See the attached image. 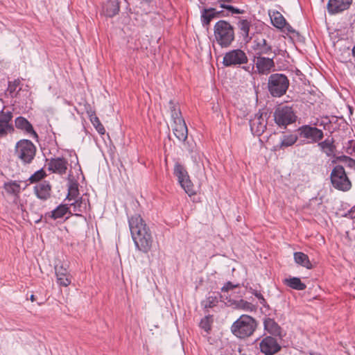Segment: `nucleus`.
Returning <instances> with one entry per match:
<instances>
[{
  "label": "nucleus",
  "instance_id": "1",
  "mask_svg": "<svg viewBox=\"0 0 355 355\" xmlns=\"http://www.w3.org/2000/svg\"><path fill=\"white\" fill-rule=\"evenodd\" d=\"M128 223L136 248L144 253H148L153 242L149 227L139 214L130 216L128 218Z\"/></svg>",
  "mask_w": 355,
  "mask_h": 355
},
{
  "label": "nucleus",
  "instance_id": "2",
  "mask_svg": "<svg viewBox=\"0 0 355 355\" xmlns=\"http://www.w3.org/2000/svg\"><path fill=\"white\" fill-rule=\"evenodd\" d=\"M214 35L216 42L220 46L227 48L234 40V30L229 22L220 20L214 25Z\"/></svg>",
  "mask_w": 355,
  "mask_h": 355
},
{
  "label": "nucleus",
  "instance_id": "3",
  "mask_svg": "<svg viewBox=\"0 0 355 355\" xmlns=\"http://www.w3.org/2000/svg\"><path fill=\"white\" fill-rule=\"evenodd\" d=\"M257 328V322L248 315H241L232 325V333L239 338H245L252 335Z\"/></svg>",
  "mask_w": 355,
  "mask_h": 355
},
{
  "label": "nucleus",
  "instance_id": "4",
  "mask_svg": "<svg viewBox=\"0 0 355 355\" xmlns=\"http://www.w3.org/2000/svg\"><path fill=\"white\" fill-rule=\"evenodd\" d=\"M36 151V146L31 141L21 139L15 144L14 155L22 164H30L35 157Z\"/></svg>",
  "mask_w": 355,
  "mask_h": 355
},
{
  "label": "nucleus",
  "instance_id": "5",
  "mask_svg": "<svg viewBox=\"0 0 355 355\" xmlns=\"http://www.w3.org/2000/svg\"><path fill=\"white\" fill-rule=\"evenodd\" d=\"M288 86L289 80L284 74L273 73L268 78V91L274 97H280L285 94Z\"/></svg>",
  "mask_w": 355,
  "mask_h": 355
},
{
  "label": "nucleus",
  "instance_id": "6",
  "mask_svg": "<svg viewBox=\"0 0 355 355\" xmlns=\"http://www.w3.org/2000/svg\"><path fill=\"white\" fill-rule=\"evenodd\" d=\"M330 179L333 187L338 190L347 191L352 187V182L343 166L337 165L334 167L330 175Z\"/></svg>",
  "mask_w": 355,
  "mask_h": 355
},
{
  "label": "nucleus",
  "instance_id": "7",
  "mask_svg": "<svg viewBox=\"0 0 355 355\" xmlns=\"http://www.w3.org/2000/svg\"><path fill=\"white\" fill-rule=\"evenodd\" d=\"M174 174L178 178V182L182 188L189 196H192L196 193L189 174L185 168L178 162H176L174 166Z\"/></svg>",
  "mask_w": 355,
  "mask_h": 355
},
{
  "label": "nucleus",
  "instance_id": "8",
  "mask_svg": "<svg viewBox=\"0 0 355 355\" xmlns=\"http://www.w3.org/2000/svg\"><path fill=\"white\" fill-rule=\"evenodd\" d=\"M248 58L246 53L241 49H234L227 52L223 60L225 67L238 66L246 64Z\"/></svg>",
  "mask_w": 355,
  "mask_h": 355
},
{
  "label": "nucleus",
  "instance_id": "9",
  "mask_svg": "<svg viewBox=\"0 0 355 355\" xmlns=\"http://www.w3.org/2000/svg\"><path fill=\"white\" fill-rule=\"evenodd\" d=\"M252 49L254 53V57L271 55L275 58L277 55L275 50H273L271 44L263 37H257L253 41Z\"/></svg>",
  "mask_w": 355,
  "mask_h": 355
},
{
  "label": "nucleus",
  "instance_id": "10",
  "mask_svg": "<svg viewBox=\"0 0 355 355\" xmlns=\"http://www.w3.org/2000/svg\"><path fill=\"white\" fill-rule=\"evenodd\" d=\"M274 116L275 122L279 125H287L295 121V115L292 108L288 106L277 108Z\"/></svg>",
  "mask_w": 355,
  "mask_h": 355
},
{
  "label": "nucleus",
  "instance_id": "11",
  "mask_svg": "<svg viewBox=\"0 0 355 355\" xmlns=\"http://www.w3.org/2000/svg\"><path fill=\"white\" fill-rule=\"evenodd\" d=\"M273 56L254 57L255 67L259 74L267 75L275 68Z\"/></svg>",
  "mask_w": 355,
  "mask_h": 355
},
{
  "label": "nucleus",
  "instance_id": "12",
  "mask_svg": "<svg viewBox=\"0 0 355 355\" xmlns=\"http://www.w3.org/2000/svg\"><path fill=\"white\" fill-rule=\"evenodd\" d=\"M259 349L264 355H273L281 349L276 338L272 336L263 338L259 343Z\"/></svg>",
  "mask_w": 355,
  "mask_h": 355
},
{
  "label": "nucleus",
  "instance_id": "13",
  "mask_svg": "<svg viewBox=\"0 0 355 355\" xmlns=\"http://www.w3.org/2000/svg\"><path fill=\"white\" fill-rule=\"evenodd\" d=\"M266 115V113L263 115V113H260V112H259L252 119H250V129L254 135L259 136L266 130L267 125Z\"/></svg>",
  "mask_w": 355,
  "mask_h": 355
},
{
  "label": "nucleus",
  "instance_id": "14",
  "mask_svg": "<svg viewBox=\"0 0 355 355\" xmlns=\"http://www.w3.org/2000/svg\"><path fill=\"white\" fill-rule=\"evenodd\" d=\"M56 281L58 285L67 287L71 282V275L68 270V266L57 264L54 267Z\"/></svg>",
  "mask_w": 355,
  "mask_h": 355
},
{
  "label": "nucleus",
  "instance_id": "15",
  "mask_svg": "<svg viewBox=\"0 0 355 355\" xmlns=\"http://www.w3.org/2000/svg\"><path fill=\"white\" fill-rule=\"evenodd\" d=\"M269 15L272 24L278 29L286 31L288 33H294L292 26L287 23L284 17L278 11L269 10Z\"/></svg>",
  "mask_w": 355,
  "mask_h": 355
},
{
  "label": "nucleus",
  "instance_id": "16",
  "mask_svg": "<svg viewBox=\"0 0 355 355\" xmlns=\"http://www.w3.org/2000/svg\"><path fill=\"white\" fill-rule=\"evenodd\" d=\"M12 119V113L11 112H2L0 114V139L13 132L14 128L11 123Z\"/></svg>",
  "mask_w": 355,
  "mask_h": 355
},
{
  "label": "nucleus",
  "instance_id": "17",
  "mask_svg": "<svg viewBox=\"0 0 355 355\" xmlns=\"http://www.w3.org/2000/svg\"><path fill=\"white\" fill-rule=\"evenodd\" d=\"M300 131L301 135L306 139H311L312 143L319 141L324 137L322 130L315 127L304 125L301 128Z\"/></svg>",
  "mask_w": 355,
  "mask_h": 355
},
{
  "label": "nucleus",
  "instance_id": "18",
  "mask_svg": "<svg viewBox=\"0 0 355 355\" xmlns=\"http://www.w3.org/2000/svg\"><path fill=\"white\" fill-rule=\"evenodd\" d=\"M68 162L63 157L51 159L48 164V169L53 173L63 175L66 173Z\"/></svg>",
  "mask_w": 355,
  "mask_h": 355
},
{
  "label": "nucleus",
  "instance_id": "19",
  "mask_svg": "<svg viewBox=\"0 0 355 355\" xmlns=\"http://www.w3.org/2000/svg\"><path fill=\"white\" fill-rule=\"evenodd\" d=\"M352 0H329L327 4L328 11L331 14H336L348 9Z\"/></svg>",
  "mask_w": 355,
  "mask_h": 355
},
{
  "label": "nucleus",
  "instance_id": "20",
  "mask_svg": "<svg viewBox=\"0 0 355 355\" xmlns=\"http://www.w3.org/2000/svg\"><path fill=\"white\" fill-rule=\"evenodd\" d=\"M51 186L47 181H42L34 187V192L36 196L42 200H46L51 196Z\"/></svg>",
  "mask_w": 355,
  "mask_h": 355
},
{
  "label": "nucleus",
  "instance_id": "21",
  "mask_svg": "<svg viewBox=\"0 0 355 355\" xmlns=\"http://www.w3.org/2000/svg\"><path fill=\"white\" fill-rule=\"evenodd\" d=\"M173 132L176 138L184 142L188 137V129L184 121H178L177 123L172 124Z\"/></svg>",
  "mask_w": 355,
  "mask_h": 355
},
{
  "label": "nucleus",
  "instance_id": "22",
  "mask_svg": "<svg viewBox=\"0 0 355 355\" xmlns=\"http://www.w3.org/2000/svg\"><path fill=\"white\" fill-rule=\"evenodd\" d=\"M15 125L17 129L21 130L27 134L37 137L31 123L24 117L18 116L15 120Z\"/></svg>",
  "mask_w": 355,
  "mask_h": 355
},
{
  "label": "nucleus",
  "instance_id": "23",
  "mask_svg": "<svg viewBox=\"0 0 355 355\" xmlns=\"http://www.w3.org/2000/svg\"><path fill=\"white\" fill-rule=\"evenodd\" d=\"M71 212L68 204L60 205L57 207L54 210L46 213V217H49L54 220L62 218L67 213Z\"/></svg>",
  "mask_w": 355,
  "mask_h": 355
},
{
  "label": "nucleus",
  "instance_id": "24",
  "mask_svg": "<svg viewBox=\"0 0 355 355\" xmlns=\"http://www.w3.org/2000/svg\"><path fill=\"white\" fill-rule=\"evenodd\" d=\"M334 143V140L333 138H327L324 141L319 142L318 146L322 152H324L328 157H330L336 150V146Z\"/></svg>",
  "mask_w": 355,
  "mask_h": 355
},
{
  "label": "nucleus",
  "instance_id": "25",
  "mask_svg": "<svg viewBox=\"0 0 355 355\" xmlns=\"http://www.w3.org/2000/svg\"><path fill=\"white\" fill-rule=\"evenodd\" d=\"M3 189L9 195L18 196L21 192V186L19 182L10 180L3 184Z\"/></svg>",
  "mask_w": 355,
  "mask_h": 355
},
{
  "label": "nucleus",
  "instance_id": "26",
  "mask_svg": "<svg viewBox=\"0 0 355 355\" xmlns=\"http://www.w3.org/2000/svg\"><path fill=\"white\" fill-rule=\"evenodd\" d=\"M68 205L70 207L69 209H72L75 215L80 216V213H83L86 209L87 202L85 200L80 198L79 199L73 200V202L69 203Z\"/></svg>",
  "mask_w": 355,
  "mask_h": 355
},
{
  "label": "nucleus",
  "instance_id": "27",
  "mask_svg": "<svg viewBox=\"0 0 355 355\" xmlns=\"http://www.w3.org/2000/svg\"><path fill=\"white\" fill-rule=\"evenodd\" d=\"M294 260L295 263L307 269H311L313 266L309 261V257L303 252H297L294 253Z\"/></svg>",
  "mask_w": 355,
  "mask_h": 355
},
{
  "label": "nucleus",
  "instance_id": "28",
  "mask_svg": "<svg viewBox=\"0 0 355 355\" xmlns=\"http://www.w3.org/2000/svg\"><path fill=\"white\" fill-rule=\"evenodd\" d=\"M284 284L291 287L293 289L297 291H303L306 288V284L302 282L298 277H291L284 280Z\"/></svg>",
  "mask_w": 355,
  "mask_h": 355
},
{
  "label": "nucleus",
  "instance_id": "29",
  "mask_svg": "<svg viewBox=\"0 0 355 355\" xmlns=\"http://www.w3.org/2000/svg\"><path fill=\"white\" fill-rule=\"evenodd\" d=\"M231 304L234 305L235 308L245 311L252 312L256 311V306L244 300H234Z\"/></svg>",
  "mask_w": 355,
  "mask_h": 355
},
{
  "label": "nucleus",
  "instance_id": "30",
  "mask_svg": "<svg viewBox=\"0 0 355 355\" xmlns=\"http://www.w3.org/2000/svg\"><path fill=\"white\" fill-rule=\"evenodd\" d=\"M221 12V10H217L216 8L205 9L202 12V23L207 25L209 24L211 20L217 17Z\"/></svg>",
  "mask_w": 355,
  "mask_h": 355
},
{
  "label": "nucleus",
  "instance_id": "31",
  "mask_svg": "<svg viewBox=\"0 0 355 355\" xmlns=\"http://www.w3.org/2000/svg\"><path fill=\"white\" fill-rule=\"evenodd\" d=\"M265 329L271 334L277 335L279 334V327L277 323L271 318H266L264 322Z\"/></svg>",
  "mask_w": 355,
  "mask_h": 355
},
{
  "label": "nucleus",
  "instance_id": "32",
  "mask_svg": "<svg viewBox=\"0 0 355 355\" xmlns=\"http://www.w3.org/2000/svg\"><path fill=\"white\" fill-rule=\"evenodd\" d=\"M171 118L173 123H177L178 121H184L182 117L181 112L178 105H175L172 101L169 102Z\"/></svg>",
  "mask_w": 355,
  "mask_h": 355
},
{
  "label": "nucleus",
  "instance_id": "33",
  "mask_svg": "<svg viewBox=\"0 0 355 355\" xmlns=\"http://www.w3.org/2000/svg\"><path fill=\"white\" fill-rule=\"evenodd\" d=\"M241 35L245 39L249 37V31L251 23L247 19H241L238 23Z\"/></svg>",
  "mask_w": 355,
  "mask_h": 355
},
{
  "label": "nucleus",
  "instance_id": "34",
  "mask_svg": "<svg viewBox=\"0 0 355 355\" xmlns=\"http://www.w3.org/2000/svg\"><path fill=\"white\" fill-rule=\"evenodd\" d=\"M231 0H220L218 1L220 8H225L227 10L233 14H242L244 12L243 10H240L239 8H234L232 6L228 4Z\"/></svg>",
  "mask_w": 355,
  "mask_h": 355
},
{
  "label": "nucleus",
  "instance_id": "35",
  "mask_svg": "<svg viewBox=\"0 0 355 355\" xmlns=\"http://www.w3.org/2000/svg\"><path fill=\"white\" fill-rule=\"evenodd\" d=\"M89 119L93 124V125L95 127L97 132L101 135H104L105 132V130L103 127V125L101 124L99 119L96 116L94 112H92L89 115Z\"/></svg>",
  "mask_w": 355,
  "mask_h": 355
},
{
  "label": "nucleus",
  "instance_id": "36",
  "mask_svg": "<svg viewBox=\"0 0 355 355\" xmlns=\"http://www.w3.org/2000/svg\"><path fill=\"white\" fill-rule=\"evenodd\" d=\"M119 11V6L116 1H111L106 7V14L109 17H113Z\"/></svg>",
  "mask_w": 355,
  "mask_h": 355
},
{
  "label": "nucleus",
  "instance_id": "37",
  "mask_svg": "<svg viewBox=\"0 0 355 355\" xmlns=\"http://www.w3.org/2000/svg\"><path fill=\"white\" fill-rule=\"evenodd\" d=\"M297 137L294 135H286L280 143V148L291 146L297 141Z\"/></svg>",
  "mask_w": 355,
  "mask_h": 355
},
{
  "label": "nucleus",
  "instance_id": "38",
  "mask_svg": "<svg viewBox=\"0 0 355 355\" xmlns=\"http://www.w3.org/2000/svg\"><path fill=\"white\" fill-rule=\"evenodd\" d=\"M218 302V300L216 296L210 295L205 300L202 301V304L205 309L213 308L217 305Z\"/></svg>",
  "mask_w": 355,
  "mask_h": 355
},
{
  "label": "nucleus",
  "instance_id": "39",
  "mask_svg": "<svg viewBox=\"0 0 355 355\" xmlns=\"http://www.w3.org/2000/svg\"><path fill=\"white\" fill-rule=\"evenodd\" d=\"M78 194H79V193H78V189L77 187L71 186L69 188V192H68V195L67 196L66 200H67L69 202H70V201H72L74 200L79 199V198H78Z\"/></svg>",
  "mask_w": 355,
  "mask_h": 355
},
{
  "label": "nucleus",
  "instance_id": "40",
  "mask_svg": "<svg viewBox=\"0 0 355 355\" xmlns=\"http://www.w3.org/2000/svg\"><path fill=\"white\" fill-rule=\"evenodd\" d=\"M45 175H46L45 172L42 169H40V170L36 171L35 173H33L29 178V180L31 183H34V182H38L40 180H42Z\"/></svg>",
  "mask_w": 355,
  "mask_h": 355
},
{
  "label": "nucleus",
  "instance_id": "41",
  "mask_svg": "<svg viewBox=\"0 0 355 355\" xmlns=\"http://www.w3.org/2000/svg\"><path fill=\"white\" fill-rule=\"evenodd\" d=\"M200 326L206 332H208L211 329V324L209 323V320L208 318H205L202 319L200 323Z\"/></svg>",
  "mask_w": 355,
  "mask_h": 355
},
{
  "label": "nucleus",
  "instance_id": "42",
  "mask_svg": "<svg viewBox=\"0 0 355 355\" xmlns=\"http://www.w3.org/2000/svg\"><path fill=\"white\" fill-rule=\"evenodd\" d=\"M238 286V284H233L231 282H228L222 287L221 291L223 292H227L234 288H236Z\"/></svg>",
  "mask_w": 355,
  "mask_h": 355
},
{
  "label": "nucleus",
  "instance_id": "43",
  "mask_svg": "<svg viewBox=\"0 0 355 355\" xmlns=\"http://www.w3.org/2000/svg\"><path fill=\"white\" fill-rule=\"evenodd\" d=\"M19 84V81H17V80L14 81L13 83H9L8 89L10 94L13 93L16 90Z\"/></svg>",
  "mask_w": 355,
  "mask_h": 355
},
{
  "label": "nucleus",
  "instance_id": "44",
  "mask_svg": "<svg viewBox=\"0 0 355 355\" xmlns=\"http://www.w3.org/2000/svg\"><path fill=\"white\" fill-rule=\"evenodd\" d=\"M345 164L347 167L355 170V159L350 157Z\"/></svg>",
  "mask_w": 355,
  "mask_h": 355
},
{
  "label": "nucleus",
  "instance_id": "45",
  "mask_svg": "<svg viewBox=\"0 0 355 355\" xmlns=\"http://www.w3.org/2000/svg\"><path fill=\"white\" fill-rule=\"evenodd\" d=\"M349 157L348 156H346V155H341V156H339L336 158V159L339 162H343L345 164L347 163V162L349 159Z\"/></svg>",
  "mask_w": 355,
  "mask_h": 355
},
{
  "label": "nucleus",
  "instance_id": "46",
  "mask_svg": "<svg viewBox=\"0 0 355 355\" xmlns=\"http://www.w3.org/2000/svg\"><path fill=\"white\" fill-rule=\"evenodd\" d=\"M252 294H253V295H254L257 299H258V298H259V297H261V295H262V294H261L260 292H259V291H256V290H252Z\"/></svg>",
  "mask_w": 355,
  "mask_h": 355
},
{
  "label": "nucleus",
  "instance_id": "47",
  "mask_svg": "<svg viewBox=\"0 0 355 355\" xmlns=\"http://www.w3.org/2000/svg\"><path fill=\"white\" fill-rule=\"evenodd\" d=\"M258 300H259L260 304L265 306L266 301L264 297L263 296V295H261V297L258 298Z\"/></svg>",
  "mask_w": 355,
  "mask_h": 355
},
{
  "label": "nucleus",
  "instance_id": "48",
  "mask_svg": "<svg viewBox=\"0 0 355 355\" xmlns=\"http://www.w3.org/2000/svg\"><path fill=\"white\" fill-rule=\"evenodd\" d=\"M243 69H244L246 71H248V72H249V73H251V72H252V71H253V69H254V67H250V66H248V67H243Z\"/></svg>",
  "mask_w": 355,
  "mask_h": 355
},
{
  "label": "nucleus",
  "instance_id": "49",
  "mask_svg": "<svg viewBox=\"0 0 355 355\" xmlns=\"http://www.w3.org/2000/svg\"><path fill=\"white\" fill-rule=\"evenodd\" d=\"M350 146H351V147H352L353 152L355 153V142H354L353 141H351Z\"/></svg>",
  "mask_w": 355,
  "mask_h": 355
},
{
  "label": "nucleus",
  "instance_id": "50",
  "mask_svg": "<svg viewBox=\"0 0 355 355\" xmlns=\"http://www.w3.org/2000/svg\"><path fill=\"white\" fill-rule=\"evenodd\" d=\"M30 300L31 302H34L35 300V297L34 295H31L30 297Z\"/></svg>",
  "mask_w": 355,
  "mask_h": 355
},
{
  "label": "nucleus",
  "instance_id": "51",
  "mask_svg": "<svg viewBox=\"0 0 355 355\" xmlns=\"http://www.w3.org/2000/svg\"><path fill=\"white\" fill-rule=\"evenodd\" d=\"M352 55H353V56H354V57H355V46L353 47V49H352Z\"/></svg>",
  "mask_w": 355,
  "mask_h": 355
}]
</instances>
